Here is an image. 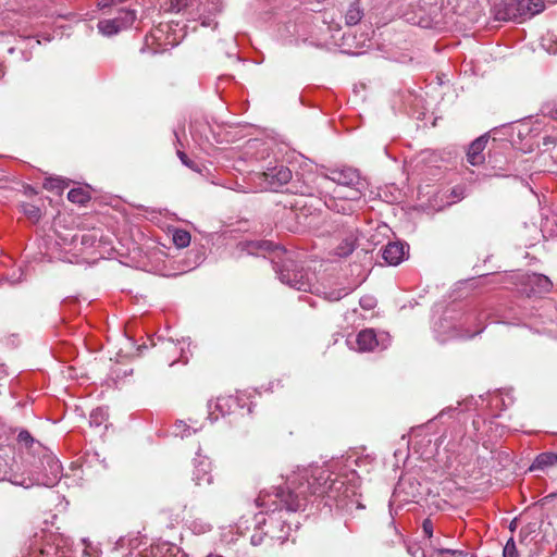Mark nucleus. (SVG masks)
<instances>
[{"label": "nucleus", "instance_id": "nucleus-1", "mask_svg": "<svg viewBox=\"0 0 557 557\" xmlns=\"http://www.w3.org/2000/svg\"><path fill=\"white\" fill-rule=\"evenodd\" d=\"M325 498V505L351 512L361 508L355 498V490L345 484L337 475L324 467L298 469L286 482V487H275L272 492H261L256 499L258 507L265 513L256 515L257 528L263 535L281 543L289 535L290 524L285 519L286 512L304 510L309 496Z\"/></svg>", "mask_w": 557, "mask_h": 557}, {"label": "nucleus", "instance_id": "nucleus-2", "mask_svg": "<svg viewBox=\"0 0 557 557\" xmlns=\"http://www.w3.org/2000/svg\"><path fill=\"white\" fill-rule=\"evenodd\" d=\"M277 250V260H273L272 263L280 281L297 290L312 292L314 275L299 268L289 252Z\"/></svg>", "mask_w": 557, "mask_h": 557}, {"label": "nucleus", "instance_id": "nucleus-3", "mask_svg": "<svg viewBox=\"0 0 557 557\" xmlns=\"http://www.w3.org/2000/svg\"><path fill=\"white\" fill-rule=\"evenodd\" d=\"M178 33L180 34H177L176 28H173L172 24H160L146 37L145 46L149 47L150 45H156V47L152 48V52H163L168 47L173 48L177 46L186 36L184 28H180Z\"/></svg>", "mask_w": 557, "mask_h": 557}, {"label": "nucleus", "instance_id": "nucleus-4", "mask_svg": "<svg viewBox=\"0 0 557 557\" xmlns=\"http://www.w3.org/2000/svg\"><path fill=\"white\" fill-rule=\"evenodd\" d=\"M162 9L165 12H183L189 20L200 21L202 26L211 25V20L200 13V0H165Z\"/></svg>", "mask_w": 557, "mask_h": 557}, {"label": "nucleus", "instance_id": "nucleus-5", "mask_svg": "<svg viewBox=\"0 0 557 557\" xmlns=\"http://www.w3.org/2000/svg\"><path fill=\"white\" fill-rule=\"evenodd\" d=\"M136 20V12L129 9H121L113 18L101 20L98 22V29L104 36H113L133 25Z\"/></svg>", "mask_w": 557, "mask_h": 557}, {"label": "nucleus", "instance_id": "nucleus-6", "mask_svg": "<svg viewBox=\"0 0 557 557\" xmlns=\"http://www.w3.org/2000/svg\"><path fill=\"white\" fill-rule=\"evenodd\" d=\"M261 187L264 189L278 190L288 184L293 177L292 171L285 165L269 168L265 172L259 173Z\"/></svg>", "mask_w": 557, "mask_h": 557}, {"label": "nucleus", "instance_id": "nucleus-7", "mask_svg": "<svg viewBox=\"0 0 557 557\" xmlns=\"http://www.w3.org/2000/svg\"><path fill=\"white\" fill-rule=\"evenodd\" d=\"M324 177L344 186L364 185V180L360 176L359 171L349 166L331 169Z\"/></svg>", "mask_w": 557, "mask_h": 557}, {"label": "nucleus", "instance_id": "nucleus-8", "mask_svg": "<svg viewBox=\"0 0 557 557\" xmlns=\"http://www.w3.org/2000/svg\"><path fill=\"white\" fill-rule=\"evenodd\" d=\"M409 255V245L401 242H389L382 249V257L389 265H398Z\"/></svg>", "mask_w": 557, "mask_h": 557}, {"label": "nucleus", "instance_id": "nucleus-9", "mask_svg": "<svg viewBox=\"0 0 557 557\" xmlns=\"http://www.w3.org/2000/svg\"><path fill=\"white\" fill-rule=\"evenodd\" d=\"M324 205L327 209L344 215H351L357 212L355 202H350L348 197L344 196H327L324 199Z\"/></svg>", "mask_w": 557, "mask_h": 557}, {"label": "nucleus", "instance_id": "nucleus-10", "mask_svg": "<svg viewBox=\"0 0 557 557\" xmlns=\"http://www.w3.org/2000/svg\"><path fill=\"white\" fill-rule=\"evenodd\" d=\"M519 0H506L496 10V18L499 21H515L521 23V12L518 8Z\"/></svg>", "mask_w": 557, "mask_h": 557}, {"label": "nucleus", "instance_id": "nucleus-11", "mask_svg": "<svg viewBox=\"0 0 557 557\" xmlns=\"http://www.w3.org/2000/svg\"><path fill=\"white\" fill-rule=\"evenodd\" d=\"M380 342L381 339H379L377 334L372 329L360 331L356 339L360 351H372L380 346Z\"/></svg>", "mask_w": 557, "mask_h": 557}, {"label": "nucleus", "instance_id": "nucleus-12", "mask_svg": "<svg viewBox=\"0 0 557 557\" xmlns=\"http://www.w3.org/2000/svg\"><path fill=\"white\" fill-rule=\"evenodd\" d=\"M487 137L481 136L473 140L471 145L469 146L468 152H467V161L471 165H480L484 162V156L483 150L487 144Z\"/></svg>", "mask_w": 557, "mask_h": 557}, {"label": "nucleus", "instance_id": "nucleus-13", "mask_svg": "<svg viewBox=\"0 0 557 557\" xmlns=\"http://www.w3.org/2000/svg\"><path fill=\"white\" fill-rule=\"evenodd\" d=\"M517 5L520 8L522 22L543 12L545 9L544 0H519Z\"/></svg>", "mask_w": 557, "mask_h": 557}, {"label": "nucleus", "instance_id": "nucleus-14", "mask_svg": "<svg viewBox=\"0 0 557 557\" xmlns=\"http://www.w3.org/2000/svg\"><path fill=\"white\" fill-rule=\"evenodd\" d=\"M44 461L47 465L49 474L46 475V479L42 482V484L46 486H51L59 480L62 467L59 460L52 455H46L44 457Z\"/></svg>", "mask_w": 557, "mask_h": 557}, {"label": "nucleus", "instance_id": "nucleus-15", "mask_svg": "<svg viewBox=\"0 0 557 557\" xmlns=\"http://www.w3.org/2000/svg\"><path fill=\"white\" fill-rule=\"evenodd\" d=\"M432 549H423L421 557H466L467 554L460 549H449L441 547L440 543L431 542Z\"/></svg>", "mask_w": 557, "mask_h": 557}, {"label": "nucleus", "instance_id": "nucleus-16", "mask_svg": "<svg viewBox=\"0 0 557 557\" xmlns=\"http://www.w3.org/2000/svg\"><path fill=\"white\" fill-rule=\"evenodd\" d=\"M222 0H206L205 2L200 0V13L211 20L209 27H216L218 23L214 21V17L222 11Z\"/></svg>", "mask_w": 557, "mask_h": 557}, {"label": "nucleus", "instance_id": "nucleus-17", "mask_svg": "<svg viewBox=\"0 0 557 557\" xmlns=\"http://www.w3.org/2000/svg\"><path fill=\"white\" fill-rule=\"evenodd\" d=\"M235 399L233 397H222L218 398L216 400H210L208 403V419H210L211 422L216 421L219 416L215 414V411H219L222 416L225 414V407H230L231 403H234Z\"/></svg>", "mask_w": 557, "mask_h": 557}, {"label": "nucleus", "instance_id": "nucleus-18", "mask_svg": "<svg viewBox=\"0 0 557 557\" xmlns=\"http://www.w3.org/2000/svg\"><path fill=\"white\" fill-rule=\"evenodd\" d=\"M364 11L360 0H352L345 12V24L347 26L357 25L363 17Z\"/></svg>", "mask_w": 557, "mask_h": 557}, {"label": "nucleus", "instance_id": "nucleus-19", "mask_svg": "<svg viewBox=\"0 0 557 557\" xmlns=\"http://www.w3.org/2000/svg\"><path fill=\"white\" fill-rule=\"evenodd\" d=\"M557 463V454L555 453H542L536 456L532 465L530 466V471H545L549 467Z\"/></svg>", "mask_w": 557, "mask_h": 557}, {"label": "nucleus", "instance_id": "nucleus-20", "mask_svg": "<svg viewBox=\"0 0 557 557\" xmlns=\"http://www.w3.org/2000/svg\"><path fill=\"white\" fill-rule=\"evenodd\" d=\"M194 481L197 485L201 484H211L212 475L210 473V463L206 460L199 462L196 466V470L194 472Z\"/></svg>", "mask_w": 557, "mask_h": 557}, {"label": "nucleus", "instance_id": "nucleus-21", "mask_svg": "<svg viewBox=\"0 0 557 557\" xmlns=\"http://www.w3.org/2000/svg\"><path fill=\"white\" fill-rule=\"evenodd\" d=\"M357 236L350 232L341 244L335 248V255L338 257H348L356 248Z\"/></svg>", "mask_w": 557, "mask_h": 557}, {"label": "nucleus", "instance_id": "nucleus-22", "mask_svg": "<svg viewBox=\"0 0 557 557\" xmlns=\"http://www.w3.org/2000/svg\"><path fill=\"white\" fill-rule=\"evenodd\" d=\"M90 193L85 187L73 188L67 193V199L77 205H85L90 200Z\"/></svg>", "mask_w": 557, "mask_h": 557}, {"label": "nucleus", "instance_id": "nucleus-23", "mask_svg": "<svg viewBox=\"0 0 557 557\" xmlns=\"http://www.w3.org/2000/svg\"><path fill=\"white\" fill-rule=\"evenodd\" d=\"M351 187L352 188H351L349 195H347L346 197H348V200L350 202H355V208L358 211L361 208V206H360L361 198L364 195V191H366V189L368 187V184L364 181V185L357 184V185L351 186Z\"/></svg>", "mask_w": 557, "mask_h": 557}, {"label": "nucleus", "instance_id": "nucleus-24", "mask_svg": "<svg viewBox=\"0 0 557 557\" xmlns=\"http://www.w3.org/2000/svg\"><path fill=\"white\" fill-rule=\"evenodd\" d=\"M530 282L536 287V292L539 293H547L552 288V282L549 278L542 274H533Z\"/></svg>", "mask_w": 557, "mask_h": 557}, {"label": "nucleus", "instance_id": "nucleus-25", "mask_svg": "<svg viewBox=\"0 0 557 557\" xmlns=\"http://www.w3.org/2000/svg\"><path fill=\"white\" fill-rule=\"evenodd\" d=\"M172 239L177 248H185L190 244V234L185 230H174Z\"/></svg>", "mask_w": 557, "mask_h": 557}, {"label": "nucleus", "instance_id": "nucleus-26", "mask_svg": "<svg viewBox=\"0 0 557 557\" xmlns=\"http://www.w3.org/2000/svg\"><path fill=\"white\" fill-rule=\"evenodd\" d=\"M16 442L21 448L30 449L35 444L39 443L32 436L27 430H21L16 436Z\"/></svg>", "mask_w": 557, "mask_h": 557}, {"label": "nucleus", "instance_id": "nucleus-27", "mask_svg": "<svg viewBox=\"0 0 557 557\" xmlns=\"http://www.w3.org/2000/svg\"><path fill=\"white\" fill-rule=\"evenodd\" d=\"M82 543L84 545L82 557H101L102 550L98 544H94L88 539H83Z\"/></svg>", "mask_w": 557, "mask_h": 557}, {"label": "nucleus", "instance_id": "nucleus-28", "mask_svg": "<svg viewBox=\"0 0 557 557\" xmlns=\"http://www.w3.org/2000/svg\"><path fill=\"white\" fill-rule=\"evenodd\" d=\"M14 431L4 424L0 425V450L9 447L13 441Z\"/></svg>", "mask_w": 557, "mask_h": 557}, {"label": "nucleus", "instance_id": "nucleus-29", "mask_svg": "<svg viewBox=\"0 0 557 557\" xmlns=\"http://www.w3.org/2000/svg\"><path fill=\"white\" fill-rule=\"evenodd\" d=\"M22 211L33 222H38L41 216L40 209L32 203H23Z\"/></svg>", "mask_w": 557, "mask_h": 557}, {"label": "nucleus", "instance_id": "nucleus-30", "mask_svg": "<svg viewBox=\"0 0 557 557\" xmlns=\"http://www.w3.org/2000/svg\"><path fill=\"white\" fill-rule=\"evenodd\" d=\"M107 420V412L102 408L91 411L89 423L94 426H100Z\"/></svg>", "mask_w": 557, "mask_h": 557}, {"label": "nucleus", "instance_id": "nucleus-31", "mask_svg": "<svg viewBox=\"0 0 557 557\" xmlns=\"http://www.w3.org/2000/svg\"><path fill=\"white\" fill-rule=\"evenodd\" d=\"M541 112L544 116H548V117L557 121V102L556 101L545 102L541 108Z\"/></svg>", "mask_w": 557, "mask_h": 557}, {"label": "nucleus", "instance_id": "nucleus-32", "mask_svg": "<svg viewBox=\"0 0 557 557\" xmlns=\"http://www.w3.org/2000/svg\"><path fill=\"white\" fill-rule=\"evenodd\" d=\"M272 247V244L270 242H251L248 244V251L250 253H255L259 250L268 251Z\"/></svg>", "mask_w": 557, "mask_h": 557}, {"label": "nucleus", "instance_id": "nucleus-33", "mask_svg": "<svg viewBox=\"0 0 557 557\" xmlns=\"http://www.w3.org/2000/svg\"><path fill=\"white\" fill-rule=\"evenodd\" d=\"M503 557H519V553L513 539H509L504 546Z\"/></svg>", "mask_w": 557, "mask_h": 557}, {"label": "nucleus", "instance_id": "nucleus-34", "mask_svg": "<svg viewBox=\"0 0 557 557\" xmlns=\"http://www.w3.org/2000/svg\"><path fill=\"white\" fill-rule=\"evenodd\" d=\"M351 292V288H341V289H334L326 294V299L330 301H337L342 299L343 297L349 295Z\"/></svg>", "mask_w": 557, "mask_h": 557}, {"label": "nucleus", "instance_id": "nucleus-35", "mask_svg": "<svg viewBox=\"0 0 557 557\" xmlns=\"http://www.w3.org/2000/svg\"><path fill=\"white\" fill-rule=\"evenodd\" d=\"M422 531L424 533V535L431 540L432 536H433V531H434V524L432 522L431 519H425L423 522H422Z\"/></svg>", "mask_w": 557, "mask_h": 557}, {"label": "nucleus", "instance_id": "nucleus-36", "mask_svg": "<svg viewBox=\"0 0 557 557\" xmlns=\"http://www.w3.org/2000/svg\"><path fill=\"white\" fill-rule=\"evenodd\" d=\"M10 474V467L4 458L0 457V482L8 479Z\"/></svg>", "mask_w": 557, "mask_h": 557}, {"label": "nucleus", "instance_id": "nucleus-37", "mask_svg": "<svg viewBox=\"0 0 557 557\" xmlns=\"http://www.w3.org/2000/svg\"><path fill=\"white\" fill-rule=\"evenodd\" d=\"M483 329H484V326L482 325V323H480L474 331L467 330L465 333L457 334L456 336L459 337V338H465V339L472 338L475 335L480 334L483 331Z\"/></svg>", "mask_w": 557, "mask_h": 557}, {"label": "nucleus", "instance_id": "nucleus-38", "mask_svg": "<svg viewBox=\"0 0 557 557\" xmlns=\"http://www.w3.org/2000/svg\"><path fill=\"white\" fill-rule=\"evenodd\" d=\"M97 237L96 235L94 234H83L81 236V243L82 245L84 246H88V247H91L94 246L95 242H96Z\"/></svg>", "mask_w": 557, "mask_h": 557}, {"label": "nucleus", "instance_id": "nucleus-39", "mask_svg": "<svg viewBox=\"0 0 557 557\" xmlns=\"http://www.w3.org/2000/svg\"><path fill=\"white\" fill-rule=\"evenodd\" d=\"M177 156L182 163L193 170H195V163L187 157V154L181 150L177 151Z\"/></svg>", "mask_w": 557, "mask_h": 557}, {"label": "nucleus", "instance_id": "nucleus-40", "mask_svg": "<svg viewBox=\"0 0 557 557\" xmlns=\"http://www.w3.org/2000/svg\"><path fill=\"white\" fill-rule=\"evenodd\" d=\"M45 188L47 189H63L62 182L60 180H49L45 183Z\"/></svg>", "mask_w": 557, "mask_h": 557}, {"label": "nucleus", "instance_id": "nucleus-41", "mask_svg": "<svg viewBox=\"0 0 557 557\" xmlns=\"http://www.w3.org/2000/svg\"><path fill=\"white\" fill-rule=\"evenodd\" d=\"M373 302H374V300L371 297H364V298H362L360 300L361 307L367 308V309L372 308L373 307Z\"/></svg>", "mask_w": 557, "mask_h": 557}, {"label": "nucleus", "instance_id": "nucleus-42", "mask_svg": "<svg viewBox=\"0 0 557 557\" xmlns=\"http://www.w3.org/2000/svg\"><path fill=\"white\" fill-rule=\"evenodd\" d=\"M423 550L420 549V547L413 545V546H408V553L412 556V557H421V553Z\"/></svg>", "mask_w": 557, "mask_h": 557}, {"label": "nucleus", "instance_id": "nucleus-43", "mask_svg": "<svg viewBox=\"0 0 557 557\" xmlns=\"http://www.w3.org/2000/svg\"><path fill=\"white\" fill-rule=\"evenodd\" d=\"M262 534H263L262 532H261V533H256V534H253V535L251 536V543H252L253 545H259V544H261V542H262Z\"/></svg>", "mask_w": 557, "mask_h": 557}, {"label": "nucleus", "instance_id": "nucleus-44", "mask_svg": "<svg viewBox=\"0 0 557 557\" xmlns=\"http://www.w3.org/2000/svg\"><path fill=\"white\" fill-rule=\"evenodd\" d=\"M168 350L171 351V352L177 354L178 348H177V346L175 344L169 343L168 344Z\"/></svg>", "mask_w": 557, "mask_h": 557}, {"label": "nucleus", "instance_id": "nucleus-45", "mask_svg": "<svg viewBox=\"0 0 557 557\" xmlns=\"http://www.w3.org/2000/svg\"><path fill=\"white\" fill-rule=\"evenodd\" d=\"M14 484H18V485H22L24 487H29L32 485V483H26L25 480L24 481H21V482H17V481H12Z\"/></svg>", "mask_w": 557, "mask_h": 557}, {"label": "nucleus", "instance_id": "nucleus-46", "mask_svg": "<svg viewBox=\"0 0 557 557\" xmlns=\"http://www.w3.org/2000/svg\"><path fill=\"white\" fill-rule=\"evenodd\" d=\"M476 317L474 314H469L467 318H466V322H470L472 320H475Z\"/></svg>", "mask_w": 557, "mask_h": 557}, {"label": "nucleus", "instance_id": "nucleus-47", "mask_svg": "<svg viewBox=\"0 0 557 557\" xmlns=\"http://www.w3.org/2000/svg\"><path fill=\"white\" fill-rule=\"evenodd\" d=\"M176 361H177V359H176V358H174L173 360H171V361L169 362V366H170V367H172L173 364H175V363H176Z\"/></svg>", "mask_w": 557, "mask_h": 557}, {"label": "nucleus", "instance_id": "nucleus-48", "mask_svg": "<svg viewBox=\"0 0 557 557\" xmlns=\"http://www.w3.org/2000/svg\"><path fill=\"white\" fill-rule=\"evenodd\" d=\"M207 557H223V556H221V555H216V554H210V555H208Z\"/></svg>", "mask_w": 557, "mask_h": 557}, {"label": "nucleus", "instance_id": "nucleus-49", "mask_svg": "<svg viewBox=\"0 0 557 557\" xmlns=\"http://www.w3.org/2000/svg\"><path fill=\"white\" fill-rule=\"evenodd\" d=\"M207 530H210V525H206L205 528H202V531H207Z\"/></svg>", "mask_w": 557, "mask_h": 557}, {"label": "nucleus", "instance_id": "nucleus-50", "mask_svg": "<svg viewBox=\"0 0 557 557\" xmlns=\"http://www.w3.org/2000/svg\"><path fill=\"white\" fill-rule=\"evenodd\" d=\"M286 190L290 191V193H294V190L292 188H289V187Z\"/></svg>", "mask_w": 557, "mask_h": 557}, {"label": "nucleus", "instance_id": "nucleus-51", "mask_svg": "<svg viewBox=\"0 0 557 557\" xmlns=\"http://www.w3.org/2000/svg\"><path fill=\"white\" fill-rule=\"evenodd\" d=\"M40 555H42V557H45V553L44 552H40ZM34 557H36V556H34Z\"/></svg>", "mask_w": 557, "mask_h": 557}]
</instances>
